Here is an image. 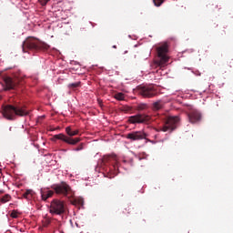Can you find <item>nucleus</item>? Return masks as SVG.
<instances>
[{
	"label": "nucleus",
	"mask_w": 233,
	"mask_h": 233,
	"mask_svg": "<svg viewBox=\"0 0 233 233\" xmlns=\"http://www.w3.org/2000/svg\"><path fill=\"white\" fill-rule=\"evenodd\" d=\"M30 112L26 110V106L19 105H7L4 107L3 110L4 117L9 121L15 119V116H18L19 117H25V116H28Z\"/></svg>",
	"instance_id": "1"
},
{
	"label": "nucleus",
	"mask_w": 233,
	"mask_h": 233,
	"mask_svg": "<svg viewBox=\"0 0 233 233\" xmlns=\"http://www.w3.org/2000/svg\"><path fill=\"white\" fill-rule=\"evenodd\" d=\"M50 46L44 42L39 41L35 37H27L22 45V50L24 53L28 52H39V50H48Z\"/></svg>",
	"instance_id": "2"
},
{
	"label": "nucleus",
	"mask_w": 233,
	"mask_h": 233,
	"mask_svg": "<svg viewBox=\"0 0 233 233\" xmlns=\"http://www.w3.org/2000/svg\"><path fill=\"white\" fill-rule=\"evenodd\" d=\"M66 134H67V136L69 137L63 133H60L58 135H55L54 138L59 139L60 141H64V143H66L67 145H77V143L81 141V138L79 137L73 138L74 136L79 135L78 129L73 130L71 127H66Z\"/></svg>",
	"instance_id": "3"
},
{
	"label": "nucleus",
	"mask_w": 233,
	"mask_h": 233,
	"mask_svg": "<svg viewBox=\"0 0 233 233\" xmlns=\"http://www.w3.org/2000/svg\"><path fill=\"white\" fill-rule=\"evenodd\" d=\"M102 168L106 170V172H109L110 174H117V170L119 167L117 166V156L116 155H106L102 158Z\"/></svg>",
	"instance_id": "4"
},
{
	"label": "nucleus",
	"mask_w": 233,
	"mask_h": 233,
	"mask_svg": "<svg viewBox=\"0 0 233 233\" xmlns=\"http://www.w3.org/2000/svg\"><path fill=\"white\" fill-rule=\"evenodd\" d=\"M168 53V45L164 44L157 47V59L155 61L157 66H165L170 59L167 54Z\"/></svg>",
	"instance_id": "5"
},
{
	"label": "nucleus",
	"mask_w": 233,
	"mask_h": 233,
	"mask_svg": "<svg viewBox=\"0 0 233 233\" xmlns=\"http://www.w3.org/2000/svg\"><path fill=\"white\" fill-rule=\"evenodd\" d=\"M49 212L53 216H63L66 212V204L59 199H53L50 204Z\"/></svg>",
	"instance_id": "6"
},
{
	"label": "nucleus",
	"mask_w": 233,
	"mask_h": 233,
	"mask_svg": "<svg viewBox=\"0 0 233 233\" xmlns=\"http://www.w3.org/2000/svg\"><path fill=\"white\" fill-rule=\"evenodd\" d=\"M179 123V116H169L161 128L162 132H173L176 130V125Z\"/></svg>",
	"instance_id": "7"
},
{
	"label": "nucleus",
	"mask_w": 233,
	"mask_h": 233,
	"mask_svg": "<svg viewBox=\"0 0 233 233\" xmlns=\"http://www.w3.org/2000/svg\"><path fill=\"white\" fill-rule=\"evenodd\" d=\"M51 188L55 190L56 194H60L61 196H68L72 190L66 182H61L60 184L54 185Z\"/></svg>",
	"instance_id": "8"
},
{
	"label": "nucleus",
	"mask_w": 233,
	"mask_h": 233,
	"mask_svg": "<svg viewBox=\"0 0 233 233\" xmlns=\"http://www.w3.org/2000/svg\"><path fill=\"white\" fill-rule=\"evenodd\" d=\"M148 121H150V116L145 114H137L128 117V123L131 125H141Z\"/></svg>",
	"instance_id": "9"
},
{
	"label": "nucleus",
	"mask_w": 233,
	"mask_h": 233,
	"mask_svg": "<svg viewBox=\"0 0 233 233\" xmlns=\"http://www.w3.org/2000/svg\"><path fill=\"white\" fill-rule=\"evenodd\" d=\"M137 92L139 96H142V97H155V96L157 94L156 92V89H154L151 86H143L137 87Z\"/></svg>",
	"instance_id": "10"
},
{
	"label": "nucleus",
	"mask_w": 233,
	"mask_h": 233,
	"mask_svg": "<svg viewBox=\"0 0 233 233\" xmlns=\"http://www.w3.org/2000/svg\"><path fill=\"white\" fill-rule=\"evenodd\" d=\"M127 139H130V141H141V139H147V133L144 131H133L127 135Z\"/></svg>",
	"instance_id": "11"
},
{
	"label": "nucleus",
	"mask_w": 233,
	"mask_h": 233,
	"mask_svg": "<svg viewBox=\"0 0 233 233\" xmlns=\"http://www.w3.org/2000/svg\"><path fill=\"white\" fill-rule=\"evenodd\" d=\"M4 83L5 90H14L17 87V85H19V81H17V79H14L10 76H5Z\"/></svg>",
	"instance_id": "12"
},
{
	"label": "nucleus",
	"mask_w": 233,
	"mask_h": 233,
	"mask_svg": "<svg viewBox=\"0 0 233 233\" xmlns=\"http://www.w3.org/2000/svg\"><path fill=\"white\" fill-rule=\"evenodd\" d=\"M187 117L189 119V122L194 125L201 121V113L196 109H193L188 113Z\"/></svg>",
	"instance_id": "13"
},
{
	"label": "nucleus",
	"mask_w": 233,
	"mask_h": 233,
	"mask_svg": "<svg viewBox=\"0 0 233 233\" xmlns=\"http://www.w3.org/2000/svg\"><path fill=\"white\" fill-rule=\"evenodd\" d=\"M165 106V101L163 100H157V102L153 103L152 105V109L155 112H157L159 110H162V108H164Z\"/></svg>",
	"instance_id": "14"
},
{
	"label": "nucleus",
	"mask_w": 233,
	"mask_h": 233,
	"mask_svg": "<svg viewBox=\"0 0 233 233\" xmlns=\"http://www.w3.org/2000/svg\"><path fill=\"white\" fill-rule=\"evenodd\" d=\"M53 196H54V191L52 190H46V191L41 190V197L43 201H46L48 198H52Z\"/></svg>",
	"instance_id": "15"
},
{
	"label": "nucleus",
	"mask_w": 233,
	"mask_h": 233,
	"mask_svg": "<svg viewBox=\"0 0 233 233\" xmlns=\"http://www.w3.org/2000/svg\"><path fill=\"white\" fill-rule=\"evenodd\" d=\"M32 196H34V190H32V189H27L23 194V198H25V199H30V198H32Z\"/></svg>",
	"instance_id": "16"
},
{
	"label": "nucleus",
	"mask_w": 233,
	"mask_h": 233,
	"mask_svg": "<svg viewBox=\"0 0 233 233\" xmlns=\"http://www.w3.org/2000/svg\"><path fill=\"white\" fill-rule=\"evenodd\" d=\"M12 199V196L5 194L4 197L0 198V203H8Z\"/></svg>",
	"instance_id": "17"
},
{
	"label": "nucleus",
	"mask_w": 233,
	"mask_h": 233,
	"mask_svg": "<svg viewBox=\"0 0 233 233\" xmlns=\"http://www.w3.org/2000/svg\"><path fill=\"white\" fill-rule=\"evenodd\" d=\"M115 99H116L117 101H125V94H123V93H116L115 95Z\"/></svg>",
	"instance_id": "18"
},
{
	"label": "nucleus",
	"mask_w": 233,
	"mask_h": 233,
	"mask_svg": "<svg viewBox=\"0 0 233 233\" xmlns=\"http://www.w3.org/2000/svg\"><path fill=\"white\" fill-rule=\"evenodd\" d=\"M147 108H148V106L147 104H138L137 106V110H138L139 112L147 110Z\"/></svg>",
	"instance_id": "19"
},
{
	"label": "nucleus",
	"mask_w": 233,
	"mask_h": 233,
	"mask_svg": "<svg viewBox=\"0 0 233 233\" xmlns=\"http://www.w3.org/2000/svg\"><path fill=\"white\" fill-rule=\"evenodd\" d=\"M81 86V82H76V83H71L68 85L69 88H79Z\"/></svg>",
	"instance_id": "20"
},
{
	"label": "nucleus",
	"mask_w": 233,
	"mask_h": 233,
	"mask_svg": "<svg viewBox=\"0 0 233 233\" xmlns=\"http://www.w3.org/2000/svg\"><path fill=\"white\" fill-rule=\"evenodd\" d=\"M10 216L14 218V219H17V218H19V212L17 210H13L10 214Z\"/></svg>",
	"instance_id": "21"
},
{
	"label": "nucleus",
	"mask_w": 233,
	"mask_h": 233,
	"mask_svg": "<svg viewBox=\"0 0 233 233\" xmlns=\"http://www.w3.org/2000/svg\"><path fill=\"white\" fill-rule=\"evenodd\" d=\"M153 3L155 6H161L165 3V0H153Z\"/></svg>",
	"instance_id": "22"
},
{
	"label": "nucleus",
	"mask_w": 233,
	"mask_h": 233,
	"mask_svg": "<svg viewBox=\"0 0 233 233\" xmlns=\"http://www.w3.org/2000/svg\"><path fill=\"white\" fill-rule=\"evenodd\" d=\"M72 205H83V200L81 199H75L72 201Z\"/></svg>",
	"instance_id": "23"
},
{
	"label": "nucleus",
	"mask_w": 233,
	"mask_h": 233,
	"mask_svg": "<svg viewBox=\"0 0 233 233\" xmlns=\"http://www.w3.org/2000/svg\"><path fill=\"white\" fill-rule=\"evenodd\" d=\"M50 0H38V2L40 3V5L42 6H46V5L48 4Z\"/></svg>",
	"instance_id": "24"
},
{
	"label": "nucleus",
	"mask_w": 233,
	"mask_h": 233,
	"mask_svg": "<svg viewBox=\"0 0 233 233\" xmlns=\"http://www.w3.org/2000/svg\"><path fill=\"white\" fill-rule=\"evenodd\" d=\"M76 152H79V150H83V144H80L77 147L74 149Z\"/></svg>",
	"instance_id": "25"
},
{
	"label": "nucleus",
	"mask_w": 233,
	"mask_h": 233,
	"mask_svg": "<svg viewBox=\"0 0 233 233\" xmlns=\"http://www.w3.org/2000/svg\"><path fill=\"white\" fill-rule=\"evenodd\" d=\"M131 210H132V208H131V207H127V208H126V211L127 212V214H130Z\"/></svg>",
	"instance_id": "26"
},
{
	"label": "nucleus",
	"mask_w": 233,
	"mask_h": 233,
	"mask_svg": "<svg viewBox=\"0 0 233 233\" xmlns=\"http://www.w3.org/2000/svg\"><path fill=\"white\" fill-rule=\"evenodd\" d=\"M113 48H117V46H113Z\"/></svg>",
	"instance_id": "27"
}]
</instances>
